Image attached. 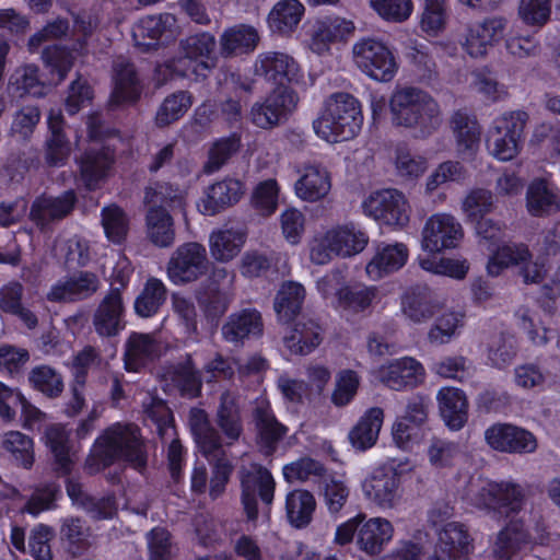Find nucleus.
I'll return each mask as SVG.
<instances>
[{
    "label": "nucleus",
    "instance_id": "obj_43",
    "mask_svg": "<svg viewBox=\"0 0 560 560\" xmlns=\"http://www.w3.org/2000/svg\"><path fill=\"white\" fill-rule=\"evenodd\" d=\"M305 12L300 0H280L268 14V25L272 33L288 35L295 31Z\"/></svg>",
    "mask_w": 560,
    "mask_h": 560
},
{
    "label": "nucleus",
    "instance_id": "obj_25",
    "mask_svg": "<svg viewBox=\"0 0 560 560\" xmlns=\"http://www.w3.org/2000/svg\"><path fill=\"white\" fill-rule=\"evenodd\" d=\"M93 325L101 337H115L125 329L124 303L119 289H110L102 300L94 314Z\"/></svg>",
    "mask_w": 560,
    "mask_h": 560
},
{
    "label": "nucleus",
    "instance_id": "obj_22",
    "mask_svg": "<svg viewBox=\"0 0 560 560\" xmlns=\"http://www.w3.org/2000/svg\"><path fill=\"white\" fill-rule=\"evenodd\" d=\"M222 337L234 346H243L245 340L260 338L264 334L261 313L254 308H243L231 313L221 328Z\"/></svg>",
    "mask_w": 560,
    "mask_h": 560
},
{
    "label": "nucleus",
    "instance_id": "obj_49",
    "mask_svg": "<svg viewBox=\"0 0 560 560\" xmlns=\"http://www.w3.org/2000/svg\"><path fill=\"white\" fill-rule=\"evenodd\" d=\"M167 293V288L161 279L149 277L135 300L136 314L143 318L155 316L166 302Z\"/></svg>",
    "mask_w": 560,
    "mask_h": 560
},
{
    "label": "nucleus",
    "instance_id": "obj_61",
    "mask_svg": "<svg viewBox=\"0 0 560 560\" xmlns=\"http://www.w3.org/2000/svg\"><path fill=\"white\" fill-rule=\"evenodd\" d=\"M144 413L147 419L155 427L161 439H164L168 431L175 427L174 415L167 401L158 396L151 397L150 402L144 405Z\"/></svg>",
    "mask_w": 560,
    "mask_h": 560
},
{
    "label": "nucleus",
    "instance_id": "obj_5",
    "mask_svg": "<svg viewBox=\"0 0 560 560\" xmlns=\"http://www.w3.org/2000/svg\"><path fill=\"white\" fill-rule=\"evenodd\" d=\"M525 499V490L520 483L488 480L475 494L474 504L494 518H508L523 510Z\"/></svg>",
    "mask_w": 560,
    "mask_h": 560
},
{
    "label": "nucleus",
    "instance_id": "obj_3",
    "mask_svg": "<svg viewBox=\"0 0 560 560\" xmlns=\"http://www.w3.org/2000/svg\"><path fill=\"white\" fill-rule=\"evenodd\" d=\"M363 115L361 104L349 93L332 94L313 121L315 133L327 142L336 143L353 139L361 130Z\"/></svg>",
    "mask_w": 560,
    "mask_h": 560
},
{
    "label": "nucleus",
    "instance_id": "obj_52",
    "mask_svg": "<svg viewBox=\"0 0 560 560\" xmlns=\"http://www.w3.org/2000/svg\"><path fill=\"white\" fill-rule=\"evenodd\" d=\"M407 259L408 249L404 244L386 245L368 264L366 272L376 277H383L400 269Z\"/></svg>",
    "mask_w": 560,
    "mask_h": 560
},
{
    "label": "nucleus",
    "instance_id": "obj_23",
    "mask_svg": "<svg viewBox=\"0 0 560 560\" xmlns=\"http://www.w3.org/2000/svg\"><path fill=\"white\" fill-rule=\"evenodd\" d=\"M506 28L508 20L503 16H489L472 24L464 43L465 51L474 58L486 55L489 46L504 38Z\"/></svg>",
    "mask_w": 560,
    "mask_h": 560
},
{
    "label": "nucleus",
    "instance_id": "obj_37",
    "mask_svg": "<svg viewBox=\"0 0 560 560\" xmlns=\"http://www.w3.org/2000/svg\"><path fill=\"white\" fill-rule=\"evenodd\" d=\"M533 254L525 243H504L499 245L489 256L487 272L492 277L500 276L512 266H522L532 261Z\"/></svg>",
    "mask_w": 560,
    "mask_h": 560
},
{
    "label": "nucleus",
    "instance_id": "obj_48",
    "mask_svg": "<svg viewBox=\"0 0 560 560\" xmlns=\"http://www.w3.org/2000/svg\"><path fill=\"white\" fill-rule=\"evenodd\" d=\"M335 295L340 308L358 314L365 312L372 305L377 296V289L363 283L343 284Z\"/></svg>",
    "mask_w": 560,
    "mask_h": 560
},
{
    "label": "nucleus",
    "instance_id": "obj_30",
    "mask_svg": "<svg viewBox=\"0 0 560 560\" xmlns=\"http://www.w3.org/2000/svg\"><path fill=\"white\" fill-rule=\"evenodd\" d=\"M142 88L135 66L129 62L115 68L114 89L109 104L115 107L135 105L141 97Z\"/></svg>",
    "mask_w": 560,
    "mask_h": 560
},
{
    "label": "nucleus",
    "instance_id": "obj_47",
    "mask_svg": "<svg viewBox=\"0 0 560 560\" xmlns=\"http://www.w3.org/2000/svg\"><path fill=\"white\" fill-rule=\"evenodd\" d=\"M147 233L150 241L159 247H168L175 238L174 221L162 206L150 207L145 215Z\"/></svg>",
    "mask_w": 560,
    "mask_h": 560
},
{
    "label": "nucleus",
    "instance_id": "obj_28",
    "mask_svg": "<svg viewBox=\"0 0 560 560\" xmlns=\"http://www.w3.org/2000/svg\"><path fill=\"white\" fill-rule=\"evenodd\" d=\"M323 332L318 320L302 316L283 337V345L292 354L306 355L322 343Z\"/></svg>",
    "mask_w": 560,
    "mask_h": 560
},
{
    "label": "nucleus",
    "instance_id": "obj_59",
    "mask_svg": "<svg viewBox=\"0 0 560 560\" xmlns=\"http://www.w3.org/2000/svg\"><path fill=\"white\" fill-rule=\"evenodd\" d=\"M62 498L61 486L56 481H48L37 486L25 504V510L31 515L52 510L57 501Z\"/></svg>",
    "mask_w": 560,
    "mask_h": 560
},
{
    "label": "nucleus",
    "instance_id": "obj_54",
    "mask_svg": "<svg viewBox=\"0 0 560 560\" xmlns=\"http://www.w3.org/2000/svg\"><path fill=\"white\" fill-rule=\"evenodd\" d=\"M2 448L10 453L18 466L31 469L34 465V441L20 431H9L2 439Z\"/></svg>",
    "mask_w": 560,
    "mask_h": 560
},
{
    "label": "nucleus",
    "instance_id": "obj_62",
    "mask_svg": "<svg viewBox=\"0 0 560 560\" xmlns=\"http://www.w3.org/2000/svg\"><path fill=\"white\" fill-rule=\"evenodd\" d=\"M102 225L106 237L114 244L125 242L128 233V221L124 210L116 206L102 209Z\"/></svg>",
    "mask_w": 560,
    "mask_h": 560
},
{
    "label": "nucleus",
    "instance_id": "obj_10",
    "mask_svg": "<svg viewBox=\"0 0 560 560\" xmlns=\"http://www.w3.org/2000/svg\"><path fill=\"white\" fill-rule=\"evenodd\" d=\"M365 215L380 224L404 228L409 222V205L397 189L387 188L372 192L363 202Z\"/></svg>",
    "mask_w": 560,
    "mask_h": 560
},
{
    "label": "nucleus",
    "instance_id": "obj_1",
    "mask_svg": "<svg viewBox=\"0 0 560 560\" xmlns=\"http://www.w3.org/2000/svg\"><path fill=\"white\" fill-rule=\"evenodd\" d=\"M148 450L141 429L132 422H114L94 440L85 459V468L94 475L125 463L136 470L148 466Z\"/></svg>",
    "mask_w": 560,
    "mask_h": 560
},
{
    "label": "nucleus",
    "instance_id": "obj_53",
    "mask_svg": "<svg viewBox=\"0 0 560 560\" xmlns=\"http://www.w3.org/2000/svg\"><path fill=\"white\" fill-rule=\"evenodd\" d=\"M192 105V95L188 91H177L167 95L158 108L155 124L166 127L179 120Z\"/></svg>",
    "mask_w": 560,
    "mask_h": 560
},
{
    "label": "nucleus",
    "instance_id": "obj_56",
    "mask_svg": "<svg viewBox=\"0 0 560 560\" xmlns=\"http://www.w3.org/2000/svg\"><path fill=\"white\" fill-rule=\"evenodd\" d=\"M31 386L49 398H56L63 390V380L61 374L47 364L34 366L28 374Z\"/></svg>",
    "mask_w": 560,
    "mask_h": 560
},
{
    "label": "nucleus",
    "instance_id": "obj_60",
    "mask_svg": "<svg viewBox=\"0 0 560 560\" xmlns=\"http://www.w3.org/2000/svg\"><path fill=\"white\" fill-rule=\"evenodd\" d=\"M241 148V135L231 132L214 141L209 150L208 161L205 165L207 173L219 171Z\"/></svg>",
    "mask_w": 560,
    "mask_h": 560
},
{
    "label": "nucleus",
    "instance_id": "obj_41",
    "mask_svg": "<svg viewBox=\"0 0 560 560\" xmlns=\"http://www.w3.org/2000/svg\"><path fill=\"white\" fill-rule=\"evenodd\" d=\"M155 352L154 339L149 334L131 332L125 343L124 366L138 373L145 368Z\"/></svg>",
    "mask_w": 560,
    "mask_h": 560
},
{
    "label": "nucleus",
    "instance_id": "obj_40",
    "mask_svg": "<svg viewBox=\"0 0 560 560\" xmlns=\"http://www.w3.org/2000/svg\"><path fill=\"white\" fill-rule=\"evenodd\" d=\"M316 500L313 493L305 489H295L285 497V515L289 524L296 528H306L313 521Z\"/></svg>",
    "mask_w": 560,
    "mask_h": 560
},
{
    "label": "nucleus",
    "instance_id": "obj_6",
    "mask_svg": "<svg viewBox=\"0 0 560 560\" xmlns=\"http://www.w3.org/2000/svg\"><path fill=\"white\" fill-rule=\"evenodd\" d=\"M525 110H512L495 118L489 131L488 145L499 161H511L522 150L525 127L528 121Z\"/></svg>",
    "mask_w": 560,
    "mask_h": 560
},
{
    "label": "nucleus",
    "instance_id": "obj_21",
    "mask_svg": "<svg viewBox=\"0 0 560 560\" xmlns=\"http://www.w3.org/2000/svg\"><path fill=\"white\" fill-rule=\"evenodd\" d=\"M431 560H468L472 550L471 538L464 524L446 523L438 534Z\"/></svg>",
    "mask_w": 560,
    "mask_h": 560
},
{
    "label": "nucleus",
    "instance_id": "obj_64",
    "mask_svg": "<svg viewBox=\"0 0 560 560\" xmlns=\"http://www.w3.org/2000/svg\"><path fill=\"white\" fill-rule=\"evenodd\" d=\"M463 210L469 223L485 218L493 210L492 192L483 189H472L463 201Z\"/></svg>",
    "mask_w": 560,
    "mask_h": 560
},
{
    "label": "nucleus",
    "instance_id": "obj_29",
    "mask_svg": "<svg viewBox=\"0 0 560 560\" xmlns=\"http://www.w3.org/2000/svg\"><path fill=\"white\" fill-rule=\"evenodd\" d=\"M354 28L352 21L340 16L317 20L311 37V48L317 54H323L329 50L331 44L346 40Z\"/></svg>",
    "mask_w": 560,
    "mask_h": 560
},
{
    "label": "nucleus",
    "instance_id": "obj_7",
    "mask_svg": "<svg viewBox=\"0 0 560 560\" xmlns=\"http://www.w3.org/2000/svg\"><path fill=\"white\" fill-rule=\"evenodd\" d=\"M369 243L368 234L353 223L338 225L328 230L317 246L311 250L312 259L326 264L332 257H351L361 253Z\"/></svg>",
    "mask_w": 560,
    "mask_h": 560
},
{
    "label": "nucleus",
    "instance_id": "obj_50",
    "mask_svg": "<svg viewBox=\"0 0 560 560\" xmlns=\"http://www.w3.org/2000/svg\"><path fill=\"white\" fill-rule=\"evenodd\" d=\"M171 380L182 397L197 398L201 395L202 378L196 369L190 354H186L184 361L178 362L172 370Z\"/></svg>",
    "mask_w": 560,
    "mask_h": 560
},
{
    "label": "nucleus",
    "instance_id": "obj_17",
    "mask_svg": "<svg viewBox=\"0 0 560 560\" xmlns=\"http://www.w3.org/2000/svg\"><path fill=\"white\" fill-rule=\"evenodd\" d=\"M298 94L291 88H275L261 104L252 107V121L257 127L268 129L292 113L298 103Z\"/></svg>",
    "mask_w": 560,
    "mask_h": 560
},
{
    "label": "nucleus",
    "instance_id": "obj_34",
    "mask_svg": "<svg viewBox=\"0 0 560 560\" xmlns=\"http://www.w3.org/2000/svg\"><path fill=\"white\" fill-rule=\"evenodd\" d=\"M526 206L533 217H546L560 211V191L544 178L530 183L526 194Z\"/></svg>",
    "mask_w": 560,
    "mask_h": 560
},
{
    "label": "nucleus",
    "instance_id": "obj_35",
    "mask_svg": "<svg viewBox=\"0 0 560 560\" xmlns=\"http://www.w3.org/2000/svg\"><path fill=\"white\" fill-rule=\"evenodd\" d=\"M305 295V289L301 283L294 281L283 282L273 302L278 322L281 324L293 323L302 311Z\"/></svg>",
    "mask_w": 560,
    "mask_h": 560
},
{
    "label": "nucleus",
    "instance_id": "obj_46",
    "mask_svg": "<svg viewBox=\"0 0 560 560\" xmlns=\"http://www.w3.org/2000/svg\"><path fill=\"white\" fill-rule=\"evenodd\" d=\"M39 69L35 65L16 68L9 78L8 93L13 98L26 95L40 97L45 95V85L39 80Z\"/></svg>",
    "mask_w": 560,
    "mask_h": 560
},
{
    "label": "nucleus",
    "instance_id": "obj_57",
    "mask_svg": "<svg viewBox=\"0 0 560 560\" xmlns=\"http://www.w3.org/2000/svg\"><path fill=\"white\" fill-rule=\"evenodd\" d=\"M194 415L191 432L200 452L206 455H214L222 450L221 438L218 431L212 428L203 410L198 409Z\"/></svg>",
    "mask_w": 560,
    "mask_h": 560
},
{
    "label": "nucleus",
    "instance_id": "obj_8",
    "mask_svg": "<svg viewBox=\"0 0 560 560\" xmlns=\"http://www.w3.org/2000/svg\"><path fill=\"white\" fill-rule=\"evenodd\" d=\"M353 59L364 74L377 82H390L398 71L394 52L385 43L376 38H361L355 43Z\"/></svg>",
    "mask_w": 560,
    "mask_h": 560
},
{
    "label": "nucleus",
    "instance_id": "obj_19",
    "mask_svg": "<svg viewBox=\"0 0 560 560\" xmlns=\"http://www.w3.org/2000/svg\"><path fill=\"white\" fill-rule=\"evenodd\" d=\"M253 420L260 454L265 457L273 456L279 443L287 436L289 428L277 419L269 401H262L255 407Z\"/></svg>",
    "mask_w": 560,
    "mask_h": 560
},
{
    "label": "nucleus",
    "instance_id": "obj_42",
    "mask_svg": "<svg viewBox=\"0 0 560 560\" xmlns=\"http://www.w3.org/2000/svg\"><path fill=\"white\" fill-rule=\"evenodd\" d=\"M196 300L205 318L211 324L220 320L231 303L229 293L214 282L203 283L196 292Z\"/></svg>",
    "mask_w": 560,
    "mask_h": 560
},
{
    "label": "nucleus",
    "instance_id": "obj_31",
    "mask_svg": "<svg viewBox=\"0 0 560 560\" xmlns=\"http://www.w3.org/2000/svg\"><path fill=\"white\" fill-rule=\"evenodd\" d=\"M384 422V410L380 407L369 408L349 432V441L355 451L372 448L380 435Z\"/></svg>",
    "mask_w": 560,
    "mask_h": 560
},
{
    "label": "nucleus",
    "instance_id": "obj_2",
    "mask_svg": "<svg viewBox=\"0 0 560 560\" xmlns=\"http://www.w3.org/2000/svg\"><path fill=\"white\" fill-rule=\"evenodd\" d=\"M389 110L393 125L411 130L416 138H428L441 125L439 103L419 88L397 89L390 96Z\"/></svg>",
    "mask_w": 560,
    "mask_h": 560
},
{
    "label": "nucleus",
    "instance_id": "obj_45",
    "mask_svg": "<svg viewBox=\"0 0 560 560\" xmlns=\"http://www.w3.org/2000/svg\"><path fill=\"white\" fill-rule=\"evenodd\" d=\"M46 445L54 456L55 471L65 476L71 474L73 462L70 457L69 432L61 424H54L45 432Z\"/></svg>",
    "mask_w": 560,
    "mask_h": 560
},
{
    "label": "nucleus",
    "instance_id": "obj_58",
    "mask_svg": "<svg viewBox=\"0 0 560 560\" xmlns=\"http://www.w3.org/2000/svg\"><path fill=\"white\" fill-rule=\"evenodd\" d=\"M42 59L45 68L57 80L63 81L74 63V56L70 48L63 45H50L44 48Z\"/></svg>",
    "mask_w": 560,
    "mask_h": 560
},
{
    "label": "nucleus",
    "instance_id": "obj_33",
    "mask_svg": "<svg viewBox=\"0 0 560 560\" xmlns=\"http://www.w3.org/2000/svg\"><path fill=\"white\" fill-rule=\"evenodd\" d=\"M438 306L432 290L425 284L410 287L401 298V308L413 323H422L433 317Z\"/></svg>",
    "mask_w": 560,
    "mask_h": 560
},
{
    "label": "nucleus",
    "instance_id": "obj_4",
    "mask_svg": "<svg viewBox=\"0 0 560 560\" xmlns=\"http://www.w3.org/2000/svg\"><path fill=\"white\" fill-rule=\"evenodd\" d=\"M215 36L209 32H198L187 36L180 42L184 56L173 58L156 68V72L164 71L170 79L191 78L205 80L215 63Z\"/></svg>",
    "mask_w": 560,
    "mask_h": 560
},
{
    "label": "nucleus",
    "instance_id": "obj_51",
    "mask_svg": "<svg viewBox=\"0 0 560 560\" xmlns=\"http://www.w3.org/2000/svg\"><path fill=\"white\" fill-rule=\"evenodd\" d=\"M245 233L232 229L213 231L210 235V253L218 261H230L241 252Z\"/></svg>",
    "mask_w": 560,
    "mask_h": 560
},
{
    "label": "nucleus",
    "instance_id": "obj_27",
    "mask_svg": "<svg viewBox=\"0 0 560 560\" xmlns=\"http://www.w3.org/2000/svg\"><path fill=\"white\" fill-rule=\"evenodd\" d=\"M450 124L459 156L464 160H472L479 150L481 140V127L477 118L464 109H457L453 113Z\"/></svg>",
    "mask_w": 560,
    "mask_h": 560
},
{
    "label": "nucleus",
    "instance_id": "obj_9",
    "mask_svg": "<svg viewBox=\"0 0 560 560\" xmlns=\"http://www.w3.org/2000/svg\"><path fill=\"white\" fill-rule=\"evenodd\" d=\"M241 486V503L247 521L258 520L257 497L264 505L270 506L275 499L276 481L270 470L260 464H253L248 469L242 467L238 470Z\"/></svg>",
    "mask_w": 560,
    "mask_h": 560
},
{
    "label": "nucleus",
    "instance_id": "obj_15",
    "mask_svg": "<svg viewBox=\"0 0 560 560\" xmlns=\"http://www.w3.org/2000/svg\"><path fill=\"white\" fill-rule=\"evenodd\" d=\"M258 77L271 82L276 88H290L300 83L303 72L293 57L280 51H267L258 56L255 63Z\"/></svg>",
    "mask_w": 560,
    "mask_h": 560
},
{
    "label": "nucleus",
    "instance_id": "obj_55",
    "mask_svg": "<svg viewBox=\"0 0 560 560\" xmlns=\"http://www.w3.org/2000/svg\"><path fill=\"white\" fill-rule=\"evenodd\" d=\"M90 527L80 517H68L62 521L60 539L73 556L82 555L90 547Z\"/></svg>",
    "mask_w": 560,
    "mask_h": 560
},
{
    "label": "nucleus",
    "instance_id": "obj_38",
    "mask_svg": "<svg viewBox=\"0 0 560 560\" xmlns=\"http://www.w3.org/2000/svg\"><path fill=\"white\" fill-rule=\"evenodd\" d=\"M295 194L306 201H317L330 190V177L320 165H306L295 183Z\"/></svg>",
    "mask_w": 560,
    "mask_h": 560
},
{
    "label": "nucleus",
    "instance_id": "obj_20",
    "mask_svg": "<svg viewBox=\"0 0 560 560\" xmlns=\"http://www.w3.org/2000/svg\"><path fill=\"white\" fill-rule=\"evenodd\" d=\"M245 194V184L231 176L214 182L203 190L197 206L203 215H215L235 206Z\"/></svg>",
    "mask_w": 560,
    "mask_h": 560
},
{
    "label": "nucleus",
    "instance_id": "obj_39",
    "mask_svg": "<svg viewBox=\"0 0 560 560\" xmlns=\"http://www.w3.org/2000/svg\"><path fill=\"white\" fill-rule=\"evenodd\" d=\"M259 42V35L254 26L237 24L226 28L220 37L221 54L232 57L252 52Z\"/></svg>",
    "mask_w": 560,
    "mask_h": 560
},
{
    "label": "nucleus",
    "instance_id": "obj_26",
    "mask_svg": "<svg viewBox=\"0 0 560 560\" xmlns=\"http://www.w3.org/2000/svg\"><path fill=\"white\" fill-rule=\"evenodd\" d=\"M78 202L73 189H67L59 196L40 195L31 206L30 218L36 225H45L48 221L61 220L68 217Z\"/></svg>",
    "mask_w": 560,
    "mask_h": 560
},
{
    "label": "nucleus",
    "instance_id": "obj_18",
    "mask_svg": "<svg viewBox=\"0 0 560 560\" xmlns=\"http://www.w3.org/2000/svg\"><path fill=\"white\" fill-rule=\"evenodd\" d=\"M377 377L389 389L411 390L424 382L425 370L415 358L402 357L382 365L377 371Z\"/></svg>",
    "mask_w": 560,
    "mask_h": 560
},
{
    "label": "nucleus",
    "instance_id": "obj_24",
    "mask_svg": "<svg viewBox=\"0 0 560 560\" xmlns=\"http://www.w3.org/2000/svg\"><path fill=\"white\" fill-rule=\"evenodd\" d=\"M401 475L392 466H381L362 483L365 497L382 508L393 506L400 486Z\"/></svg>",
    "mask_w": 560,
    "mask_h": 560
},
{
    "label": "nucleus",
    "instance_id": "obj_36",
    "mask_svg": "<svg viewBox=\"0 0 560 560\" xmlns=\"http://www.w3.org/2000/svg\"><path fill=\"white\" fill-rule=\"evenodd\" d=\"M530 542V534L523 521H510L499 533L493 546L497 560H511Z\"/></svg>",
    "mask_w": 560,
    "mask_h": 560
},
{
    "label": "nucleus",
    "instance_id": "obj_12",
    "mask_svg": "<svg viewBox=\"0 0 560 560\" xmlns=\"http://www.w3.org/2000/svg\"><path fill=\"white\" fill-rule=\"evenodd\" d=\"M176 23L177 20L172 13L141 18L132 27L135 46L141 52H151L167 46L176 39Z\"/></svg>",
    "mask_w": 560,
    "mask_h": 560
},
{
    "label": "nucleus",
    "instance_id": "obj_44",
    "mask_svg": "<svg viewBox=\"0 0 560 560\" xmlns=\"http://www.w3.org/2000/svg\"><path fill=\"white\" fill-rule=\"evenodd\" d=\"M394 528L389 521L381 517L370 518L358 532L360 549L369 555L380 553L390 541Z\"/></svg>",
    "mask_w": 560,
    "mask_h": 560
},
{
    "label": "nucleus",
    "instance_id": "obj_13",
    "mask_svg": "<svg viewBox=\"0 0 560 560\" xmlns=\"http://www.w3.org/2000/svg\"><path fill=\"white\" fill-rule=\"evenodd\" d=\"M485 441L493 451L505 454H528L537 448L536 436L530 431L509 422L488 427Z\"/></svg>",
    "mask_w": 560,
    "mask_h": 560
},
{
    "label": "nucleus",
    "instance_id": "obj_32",
    "mask_svg": "<svg viewBox=\"0 0 560 560\" xmlns=\"http://www.w3.org/2000/svg\"><path fill=\"white\" fill-rule=\"evenodd\" d=\"M440 413L451 430H460L468 420V401L464 390L443 387L438 393Z\"/></svg>",
    "mask_w": 560,
    "mask_h": 560
},
{
    "label": "nucleus",
    "instance_id": "obj_11",
    "mask_svg": "<svg viewBox=\"0 0 560 560\" xmlns=\"http://www.w3.org/2000/svg\"><path fill=\"white\" fill-rule=\"evenodd\" d=\"M208 271L207 250L197 242L179 245L167 262V277L175 285L197 281Z\"/></svg>",
    "mask_w": 560,
    "mask_h": 560
},
{
    "label": "nucleus",
    "instance_id": "obj_14",
    "mask_svg": "<svg viewBox=\"0 0 560 560\" xmlns=\"http://www.w3.org/2000/svg\"><path fill=\"white\" fill-rule=\"evenodd\" d=\"M116 162V149L108 144L90 145L77 159L80 179L84 188L94 191L100 188Z\"/></svg>",
    "mask_w": 560,
    "mask_h": 560
},
{
    "label": "nucleus",
    "instance_id": "obj_16",
    "mask_svg": "<svg viewBox=\"0 0 560 560\" xmlns=\"http://www.w3.org/2000/svg\"><path fill=\"white\" fill-rule=\"evenodd\" d=\"M463 237L462 225L447 213L433 214L422 231V248L434 255L457 247Z\"/></svg>",
    "mask_w": 560,
    "mask_h": 560
},
{
    "label": "nucleus",
    "instance_id": "obj_63",
    "mask_svg": "<svg viewBox=\"0 0 560 560\" xmlns=\"http://www.w3.org/2000/svg\"><path fill=\"white\" fill-rule=\"evenodd\" d=\"M464 314L456 312L443 313L436 317L430 328L428 337L432 343H447L455 336L457 329L464 325Z\"/></svg>",
    "mask_w": 560,
    "mask_h": 560
}]
</instances>
